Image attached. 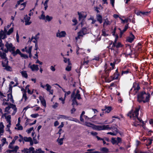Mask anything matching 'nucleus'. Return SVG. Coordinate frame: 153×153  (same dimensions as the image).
Here are the masks:
<instances>
[{"instance_id": "obj_1", "label": "nucleus", "mask_w": 153, "mask_h": 153, "mask_svg": "<svg viewBox=\"0 0 153 153\" xmlns=\"http://www.w3.org/2000/svg\"><path fill=\"white\" fill-rule=\"evenodd\" d=\"M140 106H138L137 107L135 108V110L134 111H131L127 114L128 116H129L131 119H132L135 120L134 123V125L135 126H137L139 124L137 123H143V122L142 121V120L138 118V116L139 114V111L140 109Z\"/></svg>"}, {"instance_id": "obj_2", "label": "nucleus", "mask_w": 153, "mask_h": 153, "mask_svg": "<svg viewBox=\"0 0 153 153\" xmlns=\"http://www.w3.org/2000/svg\"><path fill=\"white\" fill-rule=\"evenodd\" d=\"M150 94L146 93L144 91L140 93L137 96V100L139 102H143L145 103L148 102L149 100Z\"/></svg>"}, {"instance_id": "obj_3", "label": "nucleus", "mask_w": 153, "mask_h": 153, "mask_svg": "<svg viewBox=\"0 0 153 153\" xmlns=\"http://www.w3.org/2000/svg\"><path fill=\"white\" fill-rule=\"evenodd\" d=\"M122 47L123 45L120 42H119L116 43L114 45H112V43H111L110 44V45L108 48L111 50V52L115 55L118 53V48Z\"/></svg>"}, {"instance_id": "obj_4", "label": "nucleus", "mask_w": 153, "mask_h": 153, "mask_svg": "<svg viewBox=\"0 0 153 153\" xmlns=\"http://www.w3.org/2000/svg\"><path fill=\"white\" fill-rule=\"evenodd\" d=\"M12 87L11 86L9 85V90L7 92L8 94V98L7 99L4 98L3 97H2L3 99V102L2 103V105H9V103L5 101H8L10 100V101L13 102V97L12 94Z\"/></svg>"}, {"instance_id": "obj_5", "label": "nucleus", "mask_w": 153, "mask_h": 153, "mask_svg": "<svg viewBox=\"0 0 153 153\" xmlns=\"http://www.w3.org/2000/svg\"><path fill=\"white\" fill-rule=\"evenodd\" d=\"M5 43V46L6 48L7 49H5L4 52L5 53H7L8 51L10 52L15 51L16 48L11 43L8 41H6Z\"/></svg>"}, {"instance_id": "obj_6", "label": "nucleus", "mask_w": 153, "mask_h": 153, "mask_svg": "<svg viewBox=\"0 0 153 153\" xmlns=\"http://www.w3.org/2000/svg\"><path fill=\"white\" fill-rule=\"evenodd\" d=\"M100 127L101 128V130H112L113 131L116 133H117L118 132L117 127L114 126L110 127L109 125H101Z\"/></svg>"}, {"instance_id": "obj_7", "label": "nucleus", "mask_w": 153, "mask_h": 153, "mask_svg": "<svg viewBox=\"0 0 153 153\" xmlns=\"http://www.w3.org/2000/svg\"><path fill=\"white\" fill-rule=\"evenodd\" d=\"M8 147L10 149L7 151V153H16L19 147L17 146H14L13 144L10 143Z\"/></svg>"}, {"instance_id": "obj_8", "label": "nucleus", "mask_w": 153, "mask_h": 153, "mask_svg": "<svg viewBox=\"0 0 153 153\" xmlns=\"http://www.w3.org/2000/svg\"><path fill=\"white\" fill-rule=\"evenodd\" d=\"M82 124L84 125H85L88 127H92L93 128V129L96 130H101V128H100V127L101 126V125L96 126L94 124H91L90 123H88L86 121L85 122L84 121V123L82 122Z\"/></svg>"}, {"instance_id": "obj_9", "label": "nucleus", "mask_w": 153, "mask_h": 153, "mask_svg": "<svg viewBox=\"0 0 153 153\" xmlns=\"http://www.w3.org/2000/svg\"><path fill=\"white\" fill-rule=\"evenodd\" d=\"M140 87L138 84L135 83H134L132 88L131 89H134L133 94L135 95L140 89Z\"/></svg>"}, {"instance_id": "obj_10", "label": "nucleus", "mask_w": 153, "mask_h": 153, "mask_svg": "<svg viewBox=\"0 0 153 153\" xmlns=\"http://www.w3.org/2000/svg\"><path fill=\"white\" fill-rule=\"evenodd\" d=\"M6 62L4 63L2 62V64L3 67L5 68L6 69L7 71H11V68L10 66L8 65V60H6Z\"/></svg>"}, {"instance_id": "obj_11", "label": "nucleus", "mask_w": 153, "mask_h": 153, "mask_svg": "<svg viewBox=\"0 0 153 153\" xmlns=\"http://www.w3.org/2000/svg\"><path fill=\"white\" fill-rule=\"evenodd\" d=\"M66 35V33L65 31H59L56 33V36L59 38H62L65 37Z\"/></svg>"}, {"instance_id": "obj_12", "label": "nucleus", "mask_w": 153, "mask_h": 153, "mask_svg": "<svg viewBox=\"0 0 153 153\" xmlns=\"http://www.w3.org/2000/svg\"><path fill=\"white\" fill-rule=\"evenodd\" d=\"M28 67L31 68L32 71H37L39 69L38 65H37L33 64L31 65V64L30 63Z\"/></svg>"}, {"instance_id": "obj_13", "label": "nucleus", "mask_w": 153, "mask_h": 153, "mask_svg": "<svg viewBox=\"0 0 153 153\" xmlns=\"http://www.w3.org/2000/svg\"><path fill=\"white\" fill-rule=\"evenodd\" d=\"M30 17L28 16L27 15L25 16L24 17V19L25 22V25H29L31 24V22L30 21Z\"/></svg>"}, {"instance_id": "obj_14", "label": "nucleus", "mask_w": 153, "mask_h": 153, "mask_svg": "<svg viewBox=\"0 0 153 153\" xmlns=\"http://www.w3.org/2000/svg\"><path fill=\"white\" fill-rule=\"evenodd\" d=\"M135 38V37L134 35L131 33L129 36L127 38V40L128 42L131 43L133 42Z\"/></svg>"}, {"instance_id": "obj_15", "label": "nucleus", "mask_w": 153, "mask_h": 153, "mask_svg": "<svg viewBox=\"0 0 153 153\" xmlns=\"http://www.w3.org/2000/svg\"><path fill=\"white\" fill-rule=\"evenodd\" d=\"M78 14L79 15V19H84L86 17V13L84 12H78Z\"/></svg>"}, {"instance_id": "obj_16", "label": "nucleus", "mask_w": 153, "mask_h": 153, "mask_svg": "<svg viewBox=\"0 0 153 153\" xmlns=\"http://www.w3.org/2000/svg\"><path fill=\"white\" fill-rule=\"evenodd\" d=\"M32 46H30L27 47V48H26L25 50V51L29 54V57L31 58L32 57L31 54V51L32 49Z\"/></svg>"}, {"instance_id": "obj_17", "label": "nucleus", "mask_w": 153, "mask_h": 153, "mask_svg": "<svg viewBox=\"0 0 153 153\" xmlns=\"http://www.w3.org/2000/svg\"><path fill=\"white\" fill-rule=\"evenodd\" d=\"M78 36L75 38L77 40L79 39H80L83 36L85 35L83 33L81 30L79 32L77 33Z\"/></svg>"}, {"instance_id": "obj_18", "label": "nucleus", "mask_w": 153, "mask_h": 153, "mask_svg": "<svg viewBox=\"0 0 153 153\" xmlns=\"http://www.w3.org/2000/svg\"><path fill=\"white\" fill-rule=\"evenodd\" d=\"M10 107V109H12L13 110V114H15L17 111V108L15 105L13 104H10V105L9 106Z\"/></svg>"}, {"instance_id": "obj_19", "label": "nucleus", "mask_w": 153, "mask_h": 153, "mask_svg": "<svg viewBox=\"0 0 153 153\" xmlns=\"http://www.w3.org/2000/svg\"><path fill=\"white\" fill-rule=\"evenodd\" d=\"M112 22V21H109L108 20V19H105L103 23V27H104L108 25H110L111 22Z\"/></svg>"}, {"instance_id": "obj_20", "label": "nucleus", "mask_w": 153, "mask_h": 153, "mask_svg": "<svg viewBox=\"0 0 153 153\" xmlns=\"http://www.w3.org/2000/svg\"><path fill=\"white\" fill-rule=\"evenodd\" d=\"M68 65L67 66V67L65 68V70L68 71H70L71 70V63L70 61V59H68Z\"/></svg>"}, {"instance_id": "obj_21", "label": "nucleus", "mask_w": 153, "mask_h": 153, "mask_svg": "<svg viewBox=\"0 0 153 153\" xmlns=\"http://www.w3.org/2000/svg\"><path fill=\"white\" fill-rule=\"evenodd\" d=\"M7 37V35L3 32V30H1L0 31V39L2 40L4 39Z\"/></svg>"}, {"instance_id": "obj_22", "label": "nucleus", "mask_w": 153, "mask_h": 153, "mask_svg": "<svg viewBox=\"0 0 153 153\" xmlns=\"http://www.w3.org/2000/svg\"><path fill=\"white\" fill-rule=\"evenodd\" d=\"M40 35V33H38L35 36H32L31 37V39H30L29 41H30V42H31L32 41L33 39H35L37 40H38L39 37V36Z\"/></svg>"}, {"instance_id": "obj_23", "label": "nucleus", "mask_w": 153, "mask_h": 153, "mask_svg": "<svg viewBox=\"0 0 153 153\" xmlns=\"http://www.w3.org/2000/svg\"><path fill=\"white\" fill-rule=\"evenodd\" d=\"M0 56L1 57L2 59H4V62H3L4 63L6 62V60H8L6 57V55L4 53H2L1 52V53H0Z\"/></svg>"}, {"instance_id": "obj_24", "label": "nucleus", "mask_w": 153, "mask_h": 153, "mask_svg": "<svg viewBox=\"0 0 153 153\" xmlns=\"http://www.w3.org/2000/svg\"><path fill=\"white\" fill-rule=\"evenodd\" d=\"M128 25H126L125 26L124 29L123 30H121V29L120 28H119V30H120V37H122L123 33L124 32L126 31L127 29H128Z\"/></svg>"}, {"instance_id": "obj_25", "label": "nucleus", "mask_w": 153, "mask_h": 153, "mask_svg": "<svg viewBox=\"0 0 153 153\" xmlns=\"http://www.w3.org/2000/svg\"><path fill=\"white\" fill-rule=\"evenodd\" d=\"M71 99L72 101V105H73L76 104L78 105L77 102L76 101V97H74V94H72L71 96Z\"/></svg>"}, {"instance_id": "obj_26", "label": "nucleus", "mask_w": 153, "mask_h": 153, "mask_svg": "<svg viewBox=\"0 0 153 153\" xmlns=\"http://www.w3.org/2000/svg\"><path fill=\"white\" fill-rule=\"evenodd\" d=\"M39 98L41 101V102L43 106L46 107V103L45 100L41 96H40Z\"/></svg>"}, {"instance_id": "obj_27", "label": "nucleus", "mask_w": 153, "mask_h": 153, "mask_svg": "<svg viewBox=\"0 0 153 153\" xmlns=\"http://www.w3.org/2000/svg\"><path fill=\"white\" fill-rule=\"evenodd\" d=\"M4 126L2 124V123H0V135H2V134L4 132Z\"/></svg>"}, {"instance_id": "obj_28", "label": "nucleus", "mask_w": 153, "mask_h": 153, "mask_svg": "<svg viewBox=\"0 0 153 153\" xmlns=\"http://www.w3.org/2000/svg\"><path fill=\"white\" fill-rule=\"evenodd\" d=\"M60 136H59V137ZM65 137V135H64L61 138H59L57 140V141L58 143V144L59 145H62V144L63 143V140L64 139Z\"/></svg>"}, {"instance_id": "obj_29", "label": "nucleus", "mask_w": 153, "mask_h": 153, "mask_svg": "<svg viewBox=\"0 0 153 153\" xmlns=\"http://www.w3.org/2000/svg\"><path fill=\"white\" fill-rule=\"evenodd\" d=\"M102 110L105 111V112L107 113H109L111 110V107L110 106L107 107L105 106L104 109H102Z\"/></svg>"}, {"instance_id": "obj_30", "label": "nucleus", "mask_w": 153, "mask_h": 153, "mask_svg": "<svg viewBox=\"0 0 153 153\" xmlns=\"http://www.w3.org/2000/svg\"><path fill=\"white\" fill-rule=\"evenodd\" d=\"M97 19L98 21L100 24L102 22V18L101 16L99 14H97Z\"/></svg>"}, {"instance_id": "obj_31", "label": "nucleus", "mask_w": 153, "mask_h": 153, "mask_svg": "<svg viewBox=\"0 0 153 153\" xmlns=\"http://www.w3.org/2000/svg\"><path fill=\"white\" fill-rule=\"evenodd\" d=\"M119 75V74L118 73V70L117 69L116 71V72L114 74V76L113 77V79H117L118 78V76Z\"/></svg>"}, {"instance_id": "obj_32", "label": "nucleus", "mask_w": 153, "mask_h": 153, "mask_svg": "<svg viewBox=\"0 0 153 153\" xmlns=\"http://www.w3.org/2000/svg\"><path fill=\"white\" fill-rule=\"evenodd\" d=\"M15 128L18 130H22L23 128V127L20 125V124H17L16 125V127H15Z\"/></svg>"}, {"instance_id": "obj_33", "label": "nucleus", "mask_w": 153, "mask_h": 153, "mask_svg": "<svg viewBox=\"0 0 153 153\" xmlns=\"http://www.w3.org/2000/svg\"><path fill=\"white\" fill-rule=\"evenodd\" d=\"M79 90H77L76 91V94L75 96H74V97H76V98H77L78 100H79L81 98L80 97V95L79 94Z\"/></svg>"}, {"instance_id": "obj_34", "label": "nucleus", "mask_w": 153, "mask_h": 153, "mask_svg": "<svg viewBox=\"0 0 153 153\" xmlns=\"http://www.w3.org/2000/svg\"><path fill=\"white\" fill-rule=\"evenodd\" d=\"M57 118L58 119H63L67 120L68 119L69 117L65 115H59L58 117H57Z\"/></svg>"}, {"instance_id": "obj_35", "label": "nucleus", "mask_w": 153, "mask_h": 153, "mask_svg": "<svg viewBox=\"0 0 153 153\" xmlns=\"http://www.w3.org/2000/svg\"><path fill=\"white\" fill-rule=\"evenodd\" d=\"M26 91H25L24 90V92H23L22 98V100L23 99H24L25 100V101H26L27 99V97L26 96Z\"/></svg>"}, {"instance_id": "obj_36", "label": "nucleus", "mask_w": 153, "mask_h": 153, "mask_svg": "<svg viewBox=\"0 0 153 153\" xmlns=\"http://www.w3.org/2000/svg\"><path fill=\"white\" fill-rule=\"evenodd\" d=\"M20 73L21 74L22 76L27 78V75L26 71H20Z\"/></svg>"}, {"instance_id": "obj_37", "label": "nucleus", "mask_w": 153, "mask_h": 153, "mask_svg": "<svg viewBox=\"0 0 153 153\" xmlns=\"http://www.w3.org/2000/svg\"><path fill=\"white\" fill-rule=\"evenodd\" d=\"M53 19L51 16H50L48 15H47L45 16V19L44 20L45 22L51 21Z\"/></svg>"}, {"instance_id": "obj_38", "label": "nucleus", "mask_w": 153, "mask_h": 153, "mask_svg": "<svg viewBox=\"0 0 153 153\" xmlns=\"http://www.w3.org/2000/svg\"><path fill=\"white\" fill-rule=\"evenodd\" d=\"M1 141L2 142V143L0 144V147L3 146L4 145L7 143L6 139L5 138H3L2 139Z\"/></svg>"}, {"instance_id": "obj_39", "label": "nucleus", "mask_w": 153, "mask_h": 153, "mask_svg": "<svg viewBox=\"0 0 153 153\" xmlns=\"http://www.w3.org/2000/svg\"><path fill=\"white\" fill-rule=\"evenodd\" d=\"M66 96V94H65V97H64V98H63L62 97H61L59 98V100L62 101V103L63 104H64L65 103V99Z\"/></svg>"}, {"instance_id": "obj_40", "label": "nucleus", "mask_w": 153, "mask_h": 153, "mask_svg": "<svg viewBox=\"0 0 153 153\" xmlns=\"http://www.w3.org/2000/svg\"><path fill=\"white\" fill-rule=\"evenodd\" d=\"M85 114V112L84 111H83L81 114L80 116V120L83 123H84V119L83 118V115Z\"/></svg>"}, {"instance_id": "obj_41", "label": "nucleus", "mask_w": 153, "mask_h": 153, "mask_svg": "<svg viewBox=\"0 0 153 153\" xmlns=\"http://www.w3.org/2000/svg\"><path fill=\"white\" fill-rule=\"evenodd\" d=\"M31 137H24V141H25L26 142H28L30 141V140H31Z\"/></svg>"}, {"instance_id": "obj_42", "label": "nucleus", "mask_w": 153, "mask_h": 153, "mask_svg": "<svg viewBox=\"0 0 153 153\" xmlns=\"http://www.w3.org/2000/svg\"><path fill=\"white\" fill-rule=\"evenodd\" d=\"M45 16L44 13V12H42V14L39 17V18L40 19H42V20H45Z\"/></svg>"}, {"instance_id": "obj_43", "label": "nucleus", "mask_w": 153, "mask_h": 153, "mask_svg": "<svg viewBox=\"0 0 153 153\" xmlns=\"http://www.w3.org/2000/svg\"><path fill=\"white\" fill-rule=\"evenodd\" d=\"M45 86L47 87L46 90L47 91H50L51 90V87L49 84H46V85Z\"/></svg>"}, {"instance_id": "obj_44", "label": "nucleus", "mask_w": 153, "mask_h": 153, "mask_svg": "<svg viewBox=\"0 0 153 153\" xmlns=\"http://www.w3.org/2000/svg\"><path fill=\"white\" fill-rule=\"evenodd\" d=\"M152 140L151 139H148L147 140V143L146 144V145L147 146H150L152 143Z\"/></svg>"}, {"instance_id": "obj_45", "label": "nucleus", "mask_w": 153, "mask_h": 153, "mask_svg": "<svg viewBox=\"0 0 153 153\" xmlns=\"http://www.w3.org/2000/svg\"><path fill=\"white\" fill-rule=\"evenodd\" d=\"M6 120L7 123H11V117L10 115H8L6 117Z\"/></svg>"}, {"instance_id": "obj_46", "label": "nucleus", "mask_w": 153, "mask_h": 153, "mask_svg": "<svg viewBox=\"0 0 153 153\" xmlns=\"http://www.w3.org/2000/svg\"><path fill=\"white\" fill-rule=\"evenodd\" d=\"M82 50V48H80L78 47L77 46V49H76V53L77 55H78L79 53H81V51Z\"/></svg>"}, {"instance_id": "obj_47", "label": "nucleus", "mask_w": 153, "mask_h": 153, "mask_svg": "<svg viewBox=\"0 0 153 153\" xmlns=\"http://www.w3.org/2000/svg\"><path fill=\"white\" fill-rule=\"evenodd\" d=\"M13 31V28H10L7 32V34L8 35H10L11 33Z\"/></svg>"}, {"instance_id": "obj_48", "label": "nucleus", "mask_w": 153, "mask_h": 153, "mask_svg": "<svg viewBox=\"0 0 153 153\" xmlns=\"http://www.w3.org/2000/svg\"><path fill=\"white\" fill-rule=\"evenodd\" d=\"M81 30L85 35L88 33V32H87V30L86 28H82Z\"/></svg>"}, {"instance_id": "obj_49", "label": "nucleus", "mask_w": 153, "mask_h": 153, "mask_svg": "<svg viewBox=\"0 0 153 153\" xmlns=\"http://www.w3.org/2000/svg\"><path fill=\"white\" fill-rule=\"evenodd\" d=\"M36 153H45V152L42 150L41 149H39L36 150Z\"/></svg>"}, {"instance_id": "obj_50", "label": "nucleus", "mask_w": 153, "mask_h": 153, "mask_svg": "<svg viewBox=\"0 0 153 153\" xmlns=\"http://www.w3.org/2000/svg\"><path fill=\"white\" fill-rule=\"evenodd\" d=\"M48 0H46L44 3V5L45 6V9L46 10L48 7Z\"/></svg>"}, {"instance_id": "obj_51", "label": "nucleus", "mask_w": 153, "mask_h": 153, "mask_svg": "<svg viewBox=\"0 0 153 153\" xmlns=\"http://www.w3.org/2000/svg\"><path fill=\"white\" fill-rule=\"evenodd\" d=\"M20 55L21 57H23L25 59L28 58V56L27 55L23 54L22 53H20Z\"/></svg>"}, {"instance_id": "obj_52", "label": "nucleus", "mask_w": 153, "mask_h": 153, "mask_svg": "<svg viewBox=\"0 0 153 153\" xmlns=\"http://www.w3.org/2000/svg\"><path fill=\"white\" fill-rule=\"evenodd\" d=\"M29 149H24L22 150V153H28Z\"/></svg>"}, {"instance_id": "obj_53", "label": "nucleus", "mask_w": 153, "mask_h": 153, "mask_svg": "<svg viewBox=\"0 0 153 153\" xmlns=\"http://www.w3.org/2000/svg\"><path fill=\"white\" fill-rule=\"evenodd\" d=\"M117 133L114 132V131H113V132H108L107 134H110L112 136H115L116 135Z\"/></svg>"}, {"instance_id": "obj_54", "label": "nucleus", "mask_w": 153, "mask_h": 153, "mask_svg": "<svg viewBox=\"0 0 153 153\" xmlns=\"http://www.w3.org/2000/svg\"><path fill=\"white\" fill-rule=\"evenodd\" d=\"M94 150V149H88L87 150L88 152H86L85 153H94L93 151Z\"/></svg>"}, {"instance_id": "obj_55", "label": "nucleus", "mask_w": 153, "mask_h": 153, "mask_svg": "<svg viewBox=\"0 0 153 153\" xmlns=\"http://www.w3.org/2000/svg\"><path fill=\"white\" fill-rule=\"evenodd\" d=\"M29 152H31L32 153H33L34 151V149L33 147H31L29 148Z\"/></svg>"}, {"instance_id": "obj_56", "label": "nucleus", "mask_w": 153, "mask_h": 153, "mask_svg": "<svg viewBox=\"0 0 153 153\" xmlns=\"http://www.w3.org/2000/svg\"><path fill=\"white\" fill-rule=\"evenodd\" d=\"M118 38V36H117V35H116L115 36V40L114 41V42L113 43V44L112 43V45H114L116 43H117V40Z\"/></svg>"}, {"instance_id": "obj_57", "label": "nucleus", "mask_w": 153, "mask_h": 153, "mask_svg": "<svg viewBox=\"0 0 153 153\" xmlns=\"http://www.w3.org/2000/svg\"><path fill=\"white\" fill-rule=\"evenodd\" d=\"M149 12H141V15L142 16H145L147 15L149 13Z\"/></svg>"}, {"instance_id": "obj_58", "label": "nucleus", "mask_w": 153, "mask_h": 153, "mask_svg": "<svg viewBox=\"0 0 153 153\" xmlns=\"http://www.w3.org/2000/svg\"><path fill=\"white\" fill-rule=\"evenodd\" d=\"M111 142L113 144H114L116 143H117V139H115L114 138H112L111 139Z\"/></svg>"}, {"instance_id": "obj_59", "label": "nucleus", "mask_w": 153, "mask_h": 153, "mask_svg": "<svg viewBox=\"0 0 153 153\" xmlns=\"http://www.w3.org/2000/svg\"><path fill=\"white\" fill-rule=\"evenodd\" d=\"M120 19L122 21V22L124 23H127L128 21V19H126L124 20H123L120 18Z\"/></svg>"}, {"instance_id": "obj_60", "label": "nucleus", "mask_w": 153, "mask_h": 153, "mask_svg": "<svg viewBox=\"0 0 153 153\" xmlns=\"http://www.w3.org/2000/svg\"><path fill=\"white\" fill-rule=\"evenodd\" d=\"M33 129V127H31L27 130L26 132L27 133L29 134L30 133L31 131H32Z\"/></svg>"}, {"instance_id": "obj_61", "label": "nucleus", "mask_w": 153, "mask_h": 153, "mask_svg": "<svg viewBox=\"0 0 153 153\" xmlns=\"http://www.w3.org/2000/svg\"><path fill=\"white\" fill-rule=\"evenodd\" d=\"M58 105L59 104L58 103L56 102L53 105H52V107L54 108H56L58 107Z\"/></svg>"}, {"instance_id": "obj_62", "label": "nucleus", "mask_w": 153, "mask_h": 153, "mask_svg": "<svg viewBox=\"0 0 153 153\" xmlns=\"http://www.w3.org/2000/svg\"><path fill=\"white\" fill-rule=\"evenodd\" d=\"M89 62V60H86V58L84 59L83 65H87Z\"/></svg>"}, {"instance_id": "obj_63", "label": "nucleus", "mask_w": 153, "mask_h": 153, "mask_svg": "<svg viewBox=\"0 0 153 153\" xmlns=\"http://www.w3.org/2000/svg\"><path fill=\"white\" fill-rule=\"evenodd\" d=\"M39 115L38 114H33L31 115V116L33 118H36Z\"/></svg>"}, {"instance_id": "obj_64", "label": "nucleus", "mask_w": 153, "mask_h": 153, "mask_svg": "<svg viewBox=\"0 0 153 153\" xmlns=\"http://www.w3.org/2000/svg\"><path fill=\"white\" fill-rule=\"evenodd\" d=\"M135 153H146V152H143L140 151L139 150H135L134 151Z\"/></svg>"}]
</instances>
